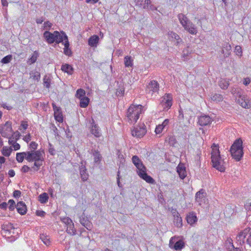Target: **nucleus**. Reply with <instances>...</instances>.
I'll return each mask as SVG.
<instances>
[{
    "instance_id": "nucleus-63",
    "label": "nucleus",
    "mask_w": 251,
    "mask_h": 251,
    "mask_svg": "<svg viewBox=\"0 0 251 251\" xmlns=\"http://www.w3.org/2000/svg\"><path fill=\"white\" fill-rule=\"evenodd\" d=\"M125 90L123 89H117L116 95L118 96H122L124 93Z\"/></svg>"
},
{
    "instance_id": "nucleus-24",
    "label": "nucleus",
    "mask_w": 251,
    "mask_h": 251,
    "mask_svg": "<svg viewBox=\"0 0 251 251\" xmlns=\"http://www.w3.org/2000/svg\"><path fill=\"white\" fill-rule=\"evenodd\" d=\"M64 42H62L64 46V53L66 55L70 56L72 54V52L69 47L70 43L68 41V39L67 38V39H64Z\"/></svg>"
},
{
    "instance_id": "nucleus-56",
    "label": "nucleus",
    "mask_w": 251,
    "mask_h": 251,
    "mask_svg": "<svg viewBox=\"0 0 251 251\" xmlns=\"http://www.w3.org/2000/svg\"><path fill=\"white\" fill-rule=\"evenodd\" d=\"M32 77L34 79L39 80L40 78V73L38 72H35L33 73Z\"/></svg>"
},
{
    "instance_id": "nucleus-37",
    "label": "nucleus",
    "mask_w": 251,
    "mask_h": 251,
    "mask_svg": "<svg viewBox=\"0 0 251 251\" xmlns=\"http://www.w3.org/2000/svg\"><path fill=\"white\" fill-rule=\"evenodd\" d=\"M51 78L49 76L45 75L43 78L44 86L47 88H50V86Z\"/></svg>"
},
{
    "instance_id": "nucleus-52",
    "label": "nucleus",
    "mask_w": 251,
    "mask_h": 251,
    "mask_svg": "<svg viewBox=\"0 0 251 251\" xmlns=\"http://www.w3.org/2000/svg\"><path fill=\"white\" fill-rule=\"evenodd\" d=\"M235 52L237 55L241 56L242 55V48L240 46H236L235 47Z\"/></svg>"
},
{
    "instance_id": "nucleus-47",
    "label": "nucleus",
    "mask_w": 251,
    "mask_h": 251,
    "mask_svg": "<svg viewBox=\"0 0 251 251\" xmlns=\"http://www.w3.org/2000/svg\"><path fill=\"white\" fill-rule=\"evenodd\" d=\"M171 35L172 38H174L176 40V45H178V44L182 41L181 39L179 37V35H178L176 33L172 32L171 33Z\"/></svg>"
},
{
    "instance_id": "nucleus-2",
    "label": "nucleus",
    "mask_w": 251,
    "mask_h": 251,
    "mask_svg": "<svg viewBox=\"0 0 251 251\" xmlns=\"http://www.w3.org/2000/svg\"><path fill=\"white\" fill-rule=\"evenodd\" d=\"M211 162L214 168L221 172L225 170V167L224 166V161L222 159L218 146L213 144L211 147Z\"/></svg>"
},
{
    "instance_id": "nucleus-41",
    "label": "nucleus",
    "mask_w": 251,
    "mask_h": 251,
    "mask_svg": "<svg viewBox=\"0 0 251 251\" xmlns=\"http://www.w3.org/2000/svg\"><path fill=\"white\" fill-rule=\"evenodd\" d=\"M44 160H41L40 161H34V163L32 168H33L35 171H38L40 167L43 165V162Z\"/></svg>"
},
{
    "instance_id": "nucleus-32",
    "label": "nucleus",
    "mask_w": 251,
    "mask_h": 251,
    "mask_svg": "<svg viewBox=\"0 0 251 251\" xmlns=\"http://www.w3.org/2000/svg\"><path fill=\"white\" fill-rule=\"evenodd\" d=\"M124 64L126 67H132L133 65V60L131 56H125L124 58Z\"/></svg>"
},
{
    "instance_id": "nucleus-3",
    "label": "nucleus",
    "mask_w": 251,
    "mask_h": 251,
    "mask_svg": "<svg viewBox=\"0 0 251 251\" xmlns=\"http://www.w3.org/2000/svg\"><path fill=\"white\" fill-rule=\"evenodd\" d=\"M44 37L49 44L55 43V45L63 42L64 39H67V36L64 31L59 32L54 31L51 33L49 31H46L44 33Z\"/></svg>"
},
{
    "instance_id": "nucleus-18",
    "label": "nucleus",
    "mask_w": 251,
    "mask_h": 251,
    "mask_svg": "<svg viewBox=\"0 0 251 251\" xmlns=\"http://www.w3.org/2000/svg\"><path fill=\"white\" fill-rule=\"evenodd\" d=\"M90 132L91 133H92L96 137H99L101 135L99 127L97 125L95 124V121L93 119H92L91 123Z\"/></svg>"
},
{
    "instance_id": "nucleus-28",
    "label": "nucleus",
    "mask_w": 251,
    "mask_h": 251,
    "mask_svg": "<svg viewBox=\"0 0 251 251\" xmlns=\"http://www.w3.org/2000/svg\"><path fill=\"white\" fill-rule=\"evenodd\" d=\"M164 100H165L164 106L168 109L170 108L172 105V97L170 94H166L164 97Z\"/></svg>"
},
{
    "instance_id": "nucleus-5",
    "label": "nucleus",
    "mask_w": 251,
    "mask_h": 251,
    "mask_svg": "<svg viewBox=\"0 0 251 251\" xmlns=\"http://www.w3.org/2000/svg\"><path fill=\"white\" fill-rule=\"evenodd\" d=\"M143 107L140 104L130 105L126 112L127 121L131 124L136 123L143 111Z\"/></svg>"
},
{
    "instance_id": "nucleus-11",
    "label": "nucleus",
    "mask_w": 251,
    "mask_h": 251,
    "mask_svg": "<svg viewBox=\"0 0 251 251\" xmlns=\"http://www.w3.org/2000/svg\"><path fill=\"white\" fill-rule=\"evenodd\" d=\"M12 132V123L11 122L7 121L1 126L0 133L2 137H8Z\"/></svg>"
},
{
    "instance_id": "nucleus-22",
    "label": "nucleus",
    "mask_w": 251,
    "mask_h": 251,
    "mask_svg": "<svg viewBox=\"0 0 251 251\" xmlns=\"http://www.w3.org/2000/svg\"><path fill=\"white\" fill-rule=\"evenodd\" d=\"M91 153L94 156V161L95 163L97 164H99L100 163V161L102 159V156L98 150H91Z\"/></svg>"
},
{
    "instance_id": "nucleus-39",
    "label": "nucleus",
    "mask_w": 251,
    "mask_h": 251,
    "mask_svg": "<svg viewBox=\"0 0 251 251\" xmlns=\"http://www.w3.org/2000/svg\"><path fill=\"white\" fill-rule=\"evenodd\" d=\"M211 99L212 100L216 102L222 101L223 100V96L219 94H214L212 95Z\"/></svg>"
},
{
    "instance_id": "nucleus-54",
    "label": "nucleus",
    "mask_w": 251,
    "mask_h": 251,
    "mask_svg": "<svg viewBox=\"0 0 251 251\" xmlns=\"http://www.w3.org/2000/svg\"><path fill=\"white\" fill-rule=\"evenodd\" d=\"M38 144L35 142H31L29 145V148L31 151H36Z\"/></svg>"
},
{
    "instance_id": "nucleus-43",
    "label": "nucleus",
    "mask_w": 251,
    "mask_h": 251,
    "mask_svg": "<svg viewBox=\"0 0 251 251\" xmlns=\"http://www.w3.org/2000/svg\"><path fill=\"white\" fill-rule=\"evenodd\" d=\"M191 53V50H190L189 47H187L184 49L182 51V57L184 58V60L187 59V57L188 56L189 54Z\"/></svg>"
},
{
    "instance_id": "nucleus-60",
    "label": "nucleus",
    "mask_w": 251,
    "mask_h": 251,
    "mask_svg": "<svg viewBox=\"0 0 251 251\" xmlns=\"http://www.w3.org/2000/svg\"><path fill=\"white\" fill-rule=\"evenodd\" d=\"M21 136L20 133L18 131H16L13 133L11 136L14 137L15 139L17 141Z\"/></svg>"
},
{
    "instance_id": "nucleus-58",
    "label": "nucleus",
    "mask_w": 251,
    "mask_h": 251,
    "mask_svg": "<svg viewBox=\"0 0 251 251\" xmlns=\"http://www.w3.org/2000/svg\"><path fill=\"white\" fill-rule=\"evenodd\" d=\"M30 170H31L30 168L28 166L24 165L22 167V168H21V171L22 172L25 173H27V172H28Z\"/></svg>"
},
{
    "instance_id": "nucleus-30",
    "label": "nucleus",
    "mask_w": 251,
    "mask_h": 251,
    "mask_svg": "<svg viewBox=\"0 0 251 251\" xmlns=\"http://www.w3.org/2000/svg\"><path fill=\"white\" fill-rule=\"evenodd\" d=\"M27 151L26 152H18L16 154V160L19 163H22L24 158L26 160V156H27Z\"/></svg>"
},
{
    "instance_id": "nucleus-50",
    "label": "nucleus",
    "mask_w": 251,
    "mask_h": 251,
    "mask_svg": "<svg viewBox=\"0 0 251 251\" xmlns=\"http://www.w3.org/2000/svg\"><path fill=\"white\" fill-rule=\"evenodd\" d=\"M168 141L169 143L173 146H175V145L177 143L176 140L174 136L169 137Z\"/></svg>"
},
{
    "instance_id": "nucleus-64",
    "label": "nucleus",
    "mask_w": 251,
    "mask_h": 251,
    "mask_svg": "<svg viewBox=\"0 0 251 251\" xmlns=\"http://www.w3.org/2000/svg\"><path fill=\"white\" fill-rule=\"evenodd\" d=\"M245 208L246 210L251 211V202H250L249 201L247 202V203L245 204Z\"/></svg>"
},
{
    "instance_id": "nucleus-55",
    "label": "nucleus",
    "mask_w": 251,
    "mask_h": 251,
    "mask_svg": "<svg viewBox=\"0 0 251 251\" xmlns=\"http://www.w3.org/2000/svg\"><path fill=\"white\" fill-rule=\"evenodd\" d=\"M163 129H164L162 127V126H161V125H159L157 126H156L155 129V132L156 134H160L162 132V131H163Z\"/></svg>"
},
{
    "instance_id": "nucleus-6",
    "label": "nucleus",
    "mask_w": 251,
    "mask_h": 251,
    "mask_svg": "<svg viewBox=\"0 0 251 251\" xmlns=\"http://www.w3.org/2000/svg\"><path fill=\"white\" fill-rule=\"evenodd\" d=\"M231 156L236 161H239L244 155L243 141L240 138L236 139L230 149Z\"/></svg>"
},
{
    "instance_id": "nucleus-34",
    "label": "nucleus",
    "mask_w": 251,
    "mask_h": 251,
    "mask_svg": "<svg viewBox=\"0 0 251 251\" xmlns=\"http://www.w3.org/2000/svg\"><path fill=\"white\" fill-rule=\"evenodd\" d=\"M66 232L71 235L76 234V229L75 228L74 224L73 223L67 226Z\"/></svg>"
},
{
    "instance_id": "nucleus-4",
    "label": "nucleus",
    "mask_w": 251,
    "mask_h": 251,
    "mask_svg": "<svg viewBox=\"0 0 251 251\" xmlns=\"http://www.w3.org/2000/svg\"><path fill=\"white\" fill-rule=\"evenodd\" d=\"M236 241L242 249L243 247L247 251L248 248L251 247V231L246 228L240 232L236 237Z\"/></svg>"
},
{
    "instance_id": "nucleus-40",
    "label": "nucleus",
    "mask_w": 251,
    "mask_h": 251,
    "mask_svg": "<svg viewBox=\"0 0 251 251\" xmlns=\"http://www.w3.org/2000/svg\"><path fill=\"white\" fill-rule=\"evenodd\" d=\"M12 151L11 147H3L1 151L2 154L5 156H9Z\"/></svg>"
},
{
    "instance_id": "nucleus-1",
    "label": "nucleus",
    "mask_w": 251,
    "mask_h": 251,
    "mask_svg": "<svg viewBox=\"0 0 251 251\" xmlns=\"http://www.w3.org/2000/svg\"><path fill=\"white\" fill-rule=\"evenodd\" d=\"M132 161L138 169L137 173L139 176L147 182L153 184L154 180L147 174L146 168L139 158L137 155H134L132 157Z\"/></svg>"
},
{
    "instance_id": "nucleus-26",
    "label": "nucleus",
    "mask_w": 251,
    "mask_h": 251,
    "mask_svg": "<svg viewBox=\"0 0 251 251\" xmlns=\"http://www.w3.org/2000/svg\"><path fill=\"white\" fill-rule=\"evenodd\" d=\"M174 217L175 225L178 227H181L182 226V219L180 217L179 214L177 212H175L174 214Z\"/></svg>"
},
{
    "instance_id": "nucleus-13",
    "label": "nucleus",
    "mask_w": 251,
    "mask_h": 251,
    "mask_svg": "<svg viewBox=\"0 0 251 251\" xmlns=\"http://www.w3.org/2000/svg\"><path fill=\"white\" fill-rule=\"evenodd\" d=\"M159 89V83L157 81L154 80L151 81L147 86V91H149V93L151 92L152 94L158 92Z\"/></svg>"
},
{
    "instance_id": "nucleus-21",
    "label": "nucleus",
    "mask_w": 251,
    "mask_h": 251,
    "mask_svg": "<svg viewBox=\"0 0 251 251\" xmlns=\"http://www.w3.org/2000/svg\"><path fill=\"white\" fill-rule=\"evenodd\" d=\"M16 208L18 212L22 215H24L26 213V206L23 201L18 202L16 205Z\"/></svg>"
},
{
    "instance_id": "nucleus-8",
    "label": "nucleus",
    "mask_w": 251,
    "mask_h": 251,
    "mask_svg": "<svg viewBox=\"0 0 251 251\" xmlns=\"http://www.w3.org/2000/svg\"><path fill=\"white\" fill-rule=\"evenodd\" d=\"M27 154L26 160L29 162H33V161L44 160L43 154L40 150L29 151H27Z\"/></svg>"
},
{
    "instance_id": "nucleus-36",
    "label": "nucleus",
    "mask_w": 251,
    "mask_h": 251,
    "mask_svg": "<svg viewBox=\"0 0 251 251\" xmlns=\"http://www.w3.org/2000/svg\"><path fill=\"white\" fill-rule=\"evenodd\" d=\"M89 102V99L88 97H85L82 98L80 99L79 106L81 107L85 108L88 106Z\"/></svg>"
},
{
    "instance_id": "nucleus-53",
    "label": "nucleus",
    "mask_w": 251,
    "mask_h": 251,
    "mask_svg": "<svg viewBox=\"0 0 251 251\" xmlns=\"http://www.w3.org/2000/svg\"><path fill=\"white\" fill-rule=\"evenodd\" d=\"M49 152L51 155H54L56 153V151L54 149L53 146L50 143H49Z\"/></svg>"
},
{
    "instance_id": "nucleus-25",
    "label": "nucleus",
    "mask_w": 251,
    "mask_h": 251,
    "mask_svg": "<svg viewBox=\"0 0 251 251\" xmlns=\"http://www.w3.org/2000/svg\"><path fill=\"white\" fill-rule=\"evenodd\" d=\"M99 37L97 35L91 36L88 39V45L92 47H96L99 41Z\"/></svg>"
},
{
    "instance_id": "nucleus-33",
    "label": "nucleus",
    "mask_w": 251,
    "mask_h": 251,
    "mask_svg": "<svg viewBox=\"0 0 251 251\" xmlns=\"http://www.w3.org/2000/svg\"><path fill=\"white\" fill-rule=\"evenodd\" d=\"M49 196L47 193H43L38 197V200L41 203H46L48 201Z\"/></svg>"
},
{
    "instance_id": "nucleus-14",
    "label": "nucleus",
    "mask_w": 251,
    "mask_h": 251,
    "mask_svg": "<svg viewBox=\"0 0 251 251\" xmlns=\"http://www.w3.org/2000/svg\"><path fill=\"white\" fill-rule=\"evenodd\" d=\"M206 195L205 191L203 189H200V191L196 193L195 200L199 205H201L202 202H205Z\"/></svg>"
},
{
    "instance_id": "nucleus-61",
    "label": "nucleus",
    "mask_w": 251,
    "mask_h": 251,
    "mask_svg": "<svg viewBox=\"0 0 251 251\" xmlns=\"http://www.w3.org/2000/svg\"><path fill=\"white\" fill-rule=\"evenodd\" d=\"M21 195V192L20 190H15L13 192V197L15 198L20 197Z\"/></svg>"
},
{
    "instance_id": "nucleus-12",
    "label": "nucleus",
    "mask_w": 251,
    "mask_h": 251,
    "mask_svg": "<svg viewBox=\"0 0 251 251\" xmlns=\"http://www.w3.org/2000/svg\"><path fill=\"white\" fill-rule=\"evenodd\" d=\"M52 106L54 111L55 119L59 123L63 122V117L61 108L57 106L54 103L52 104Z\"/></svg>"
},
{
    "instance_id": "nucleus-48",
    "label": "nucleus",
    "mask_w": 251,
    "mask_h": 251,
    "mask_svg": "<svg viewBox=\"0 0 251 251\" xmlns=\"http://www.w3.org/2000/svg\"><path fill=\"white\" fill-rule=\"evenodd\" d=\"M223 49L222 50V52L224 53L225 50H226L227 51H229L231 49V46L229 43H225L223 45Z\"/></svg>"
},
{
    "instance_id": "nucleus-29",
    "label": "nucleus",
    "mask_w": 251,
    "mask_h": 251,
    "mask_svg": "<svg viewBox=\"0 0 251 251\" xmlns=\"http://www.w3.org/2000/svg\"><path fill=\"white\" fill-rule=\"evenodd\" d=\"M61 70L62 71L67 73L69 75H72L74 71L72 66L68 64L62 65Z\"/></svg>"
},
{
    "instance_id": "nucleus-59",
    "label": "nucleus",
    "mask_w": 251,
    "mask_h": 251,
    "mask_svg": "<svg viewBox=\"0 0 251 251\" xmlns=\"http://www.w3.org/2000/svg\"><path fill=\"white\" fill-rule=\"evenodd\" d=\"M36 214L37 216L41 217H44L46 215L45 212L42 210H37Z\"/></svg>"
},
{
    "instance_id": "nucleus-45",
    "label": "nucleus",
    "mask_w": 251,
    "mask_h": 251,
    "mask_svg": "<svg viewBox=\"0 0 251 251\" xmlns=\"http://www.w3.org/2000/svg\"><path fill=\"white\" fill-rule=\"evenodd\" d=\"M37 53L36 52V51H35L34 52V53L32 54V55L31 56V57L28 59V61H27V62L29 64H33L34 63H35L37 60Z\"/></svg>"
},
{
    "instance_id": "nucleus-35",
    "label": "nucleus",
    "mask_w": 251,
    "mask_h": 251,
    "mask_svg": "<svg viewBox=\"0 0 251 251\" xmlns=\"http://www.w3.org/2000/svg\"><path fill=\"white\" fill-rule=\"evenodd\" d=\"M229 81L226 79H221L219 81V85L223 90H226L229 86Z\"/></svg>"
},
{
    "instance_id": "nucleus-15",
    "label": "nucleus",
    "mask_w": 251,
    "mask_h": 251,
    "mask_svg": "<svg viewBox=\"0 0 251 251\" xmlns=\"http://www.w3.org/2000/svg\"><path fill=\"white\" fill-rule=\"evenodd\" d=\"M212 118L208 115H203L198 118V123L201 126H206L211 123Z\"/></svg>"
},
{
    "instance_id": "nucleus-20",
    "label": "nucleus",
    "mask_w": 251,
    "mask_h": 251,
    "mask_svg": "<svg viewBox=\"0 0 251 251\" xmlns=\"http://www.w3.org/2000/svg\"><path fill=\"white\" fill-rule=\"evenodd\" d=\"M186 221L188 224L192 226L197 222L196 214L194 212H189L186 216Z\"/></svg>"
},
{
    "instance_id": "nucleus-31",
    "label": "nucleus",
    "mask_w": 251,
    "mask_h": 251,
    "mask_svg": "<svg viewBox=\"0 0 251 251\" xmlns=\"http://www.w3.org/2000/svg\"><path fill=\"white\" fill-rule=\"evenodd\" d=\"M238 103L243 108H249L250 105H249L248 101L245 99V97H240L238 100Z\"/></svg>"
},
{
    "instance_id": "nucleus-38",
    "label": "nucleus",
    "mask_w": 251,
    "mask_h": 251,
    "mask_svg": "<svg viewBox=\"0 0 251 251\" xmlns=\"http://www.w3.org/2000/svg\"><path fill=\"white\" fill-rule=\"evenodd\" d=\"M116 154L118 156V160L120 161V164H119V166H120V167H122V166L124 165L123 164L124 163V162L125 161V159L124 157V155H123V154L122 153L121 151L120 150L117 151Z\"/></svg>"
},
{
    "instance_id": "nucleus-17",
    "label": "nucleus",
    "mask_w": 251,
    "mask_h": 251,
    "mask_svg": "<svg viewBox=\"0 0 251 251\" xmlns=\"http://www.w3.org/2000/svg\"><path fill=\"white\" fill-rule=\"evenodd\" d=\"M176 171L181 179H183L186 176V168L184 164L179 163L176 167Z\"/></svg>"
},
{
    "instance_id": "nucleus-46",
    "label": "nucleus",
    "mask_w": 251,
    "mask_h": 251,
    "mask_svg": "<svg viewBox=\"0 0 251 251\" xmlns=\"http://www.w3.org/2000/svg\"><path fill=\"white\" fill-rule=\"evenodd\" d=\"M12 59V55H8L4 57L1 60L2 64H7L9 63Z\"/></svg>"
},
{
    "instance_id": "nucleus-19",
    "label": "nucleus",
    "mask_w": 251,
    "mask_h": 251,
    "mask_svg": "<svg viewBox=\"0 0 251 251\" xmlns=\"http://www.w3.org/2000/svg\"><path fill=\"white\" fill-rule=\"evenodd\" d=\"M79 222L80 224L85 227L87 229L90 230L92 227V224L89 221L87 217H85L84 214H83L79 218Z\"/></svg>"
},
{
    "instance_id": "nucleus-16",
    "label": "nucleus",
    "mask_w": 251,
    "mask_h": 251,
    "mask_svg": "<svg viewBox=\"0 0 251 251\" xmlns=\"http://www.w3.org/2000/svg\"><path fill=\"white\" fill-rule=\"evenodd\" d=\"M86 163L84 164L83 162H81V165L79 166V173L82 181H86L89 176V174L85 166Z\"/></svg>"
},
{
    "instance_id": "nucleus-7",
    "label": "nucleus",
    "mask_w": 251,
    "mask_h": 251,
    "mask_svg": "<svg viewBox=\"0 0 251 251\" xmlns=\"http://www.w3.org/2000/svg\"><path fill=\"white\" fill-rule=\"evenodd\" d=\"M180 23L184 27L185 29L193 35H195L197 33V27L191 21L188 20V18L183 14H179L178 16Z\"/></svg>"
},
{
    "instance_id": "nucleus-27",
    "label": "nucleus",
    "mask_w": 251,
    "mask_h": 251,
    "mask_svg": "<svg viewBox=\"0 0 251 251\" xmlns=\"http://www.w3.org/2000/svg\"><path fill=\"white\" fill-rule=\"evenodd\" d=\"M1 227V233L4 236H7V232L10 231L11 229H15V228L14 227L13 225L11 224V223H8L7 224H3V225H2Z\"/></svg>"
},
{
    "instance_id": "nucleus-10",
    "label": "nucleus",
    "mask_w": 251,
    "mask_h": 251,
    "mask_svg": "<svg viewBox=\"0 0 251 251\" xmlns=\"http://www.w3.org/2000/svg\"><path fill=\"white\" fill-rule=\"evenodd\" d=\"M146 126L142 124L141 126L135 127L131 130V134L133 136L141 138L143 137L147 132Z\"/></svg>"
},
{
    "instance_id": "nucleus-42",
    "label": "nucleus",
    "mask_w": 251,
    "mask_h": 251,
    "mask_svg": "<svg viewBox=\"0 0 251 251\" xmlns=\"http://www.w3.org/2000/svg\"><path fill=\"white\" fill-rule=\"evenodd\" d=\"M40 238L46 245L49 246L50 244V241L48 238V236L44 234H40Z\"/></svg>"
},
{
    "instance_id": "nucleus-23",
    "label": "nucleus",
    "mask_w": 251,
    "mask_h": 251,
    "mask_svg": "<svg viewBox=\"0 0 251 251\" xmlns=\"http://www.w3.org/2000/svg\"><path fill=\"white\" fill-rule=\"evenodd\" d=\"M136 5L145 10H148L149 5L151 3L150 0H136Z\"/></svg>"
},
{
    "instance_id": "nucleus-9",
    "label": "nucleus",
    "mask_w": 251,
    "mask_h": 251,
    "mask_svg": "<svg viewBox=\"0 0 251 251\" xmlns=\"http://www.w3.org/2000/svg\"><path fill=\"white\" fill-rule=\"evenodd\" d=\"M185 246V243L182 240H177V237H172L170 240L169 247L176 251H180Z\"/></svg>"
},
{
    "instance_id": "nucleus-51",
    "label": "nucleus",
    "mask_w": 251,
    "mask_h": 251,
    "mask_svg": "<svg viewBox=\"0 0 251 251\" xmlns=\"http://www.w3.org/2000/svg\"><path fill=\"white\" fill-rule=\"evenodd\" d=\"M8 203L9 204V206L8 207L10 211H13L15 209V207H16L15 205V202L13 200H9Z\"/></svg>"
},
{
    "instance_id": "nucleus-57",
    "label": "nucleus",
    "mask_w": 251,
    "mask_h": 251,
    "mask_svg": "<svg viewBox=\"0 0 251 251\" xmlns=\"http://www.w3.org/2000/svg\"><path fill=\"white\" fill-rule=\"evenodd\" d=\"M169 123V120L168 119H165L162 124H160L161 126L164 128V129L168 128V125Z\"/></svg>"
},
{
    "instance_id": "nucleus-49",
    "label": "nucleus",
    "mask_w": 251,
    "mask_h": 251,
    "mask_svg": "<svg viewBox=\"0 0 251 251\" xmlns=\"http://www.w3.org/2000/svg\"><path fill=\"white\" fill-rule=\"evenodd\" d=\"M61 221L64 223L67 226L73 223L72 220L69 217H64L61 218Z\"/></svg>"
},
{
    "instance_id": "nucleus-44",
    "label": "nucleus",
    "mask_w": 251,
    "mask_h": 251,
    "mask_svg": "<svg viewBox=\"0 0 251 251\" xmlns=\"http://www.w3.org/2000/svg\"><path fill=\"white\" fill-rule=\"evenodd\" d=\"M76 95L79 99L85 97V91L82 89H78L76 91Z\"/></svg>"
},
{
    "instance_id": "nucleus-62",
    "label": "nucleus",
    "mask_w": 251,
    "mask_h": 251,
    "mask_svg": "<svg viewBox=\"0 0 251 251\" xmlns=\"http://www.w3.org/2000/svg\"><path fill=\"white\" fill-rule=\"evenodd\" d=\"M9 139V144H11L12 145H13V144H15L16 142V140L15 139L14 137H12V136H9L8 137H7Z\"/></svg>"
}]
</instances>
